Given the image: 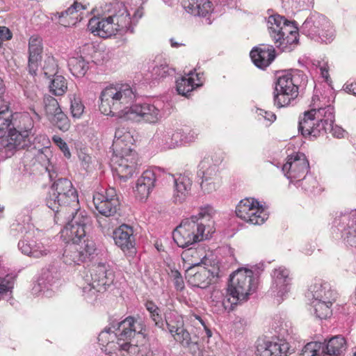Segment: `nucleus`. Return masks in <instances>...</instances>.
<instances>
[{"label":"nucleus","mask_w":356,"mask_h":356,"mask_svg":"<svg viewBox=\"0 0 356 356\" xmlns=\"http://www.w3.org/2000/svg\"><path fill=\"white\" fill-rule=\"evenodd\" d=\"M298 42V30L294 31L291 35H287L284 38L278 37L275 40V44L277 47L282 49V51H290L292 50V46L297 44Z\"/></svg>","instance_id":"obj_42"},{"label":"nucleus","mask_w":356,"mask_h":356,"mask_svg":"<svg viewBox=\"0 0 356 356\" xmlns=\"http://www.w3.org/2000/svg\"><path fill=\"white\" fill-rule=\"evenodd\" d=\"M68 67L72 74L76 77L83 76L89 68L88 63L79 56L69 58Z\"/></svg>","instance_id":"obj_35"},{"label":"nucleus","mask_w":356,"mask_h":356,"mask_svg":"<svg viewBox=\"0 0 356 356\" xmlns=\"http://www.w3.org/2000/svg\"><path fill=\"white\" fill-rule=\"evenodd\" d=\"M188 77H181L176 81V90L179 95L184 97H188L189 92L193 90L194 88L199 87L200 83H195L193 72L191 71L188 73Z\"/></svg>","instance_id":"obj_34"},{"label":"nucleus","mask_w":356,"mask_h":356,"mask_svg":"<svg viewBox=\"0 0 356 356\" xmlns=\"http://www.w3.org/2000/svg\"><path fill=\"white\" fill-rule=\"evenodd\" d=\"M311 305L314 308V314L317 318L325 319L330 317L332 314V306L335 301L329 302L325 300H311Z\"/></svg>","instance_id":"obj_36"},{"label":"nucleus","mask_w":356,"mask_h":356,"mask_svg":"<svg viewBox=\"0 0 356 356\" xmlns=\"http://www.w3.org/2000/svg\"><path fill=\"white\" fill-rule=\"evenodd\" d=\"M175 181L174 200L175 202L181 203L190 194L192 180L186 175H180Z\"/></svg>","instance_id":"obj_31"},{"label":"nucleus","mask_w":356,"mask_h":356,"mask_svg":"<svg viewBox=\"0 0 356 356\" xmlns=\"http://www.w3.org/2000/svg\"><path fill=\"white\" fill-rule=\"evenodd\" d=\"M309 168V161L305 155L302 153H298L289 156L282 170L288 179H292L300 178L308 172Z\"/></svg>","instance_id":"obj_19"},{"label":"nucleus","mask_w":356,"mask_h":356,"mask_svg":"<svg viewBox=\"0 0 356 356\" xmlns=\"http://www.w3.org/2000/svg\"><path fill=\"white\" fill-rule=\"evenodd\" d=\"M291 354L288 342L276 339L274 340L259 339L257 344L258 356H288Z\"/></svg>","instance_id":"obj_18"},{"label":"nucleus","mask_w":356,"mask_h":356,"mask_svg":"<svg viewBox=\"0 0 356 356\" xmlns=\"http://www.w3.org/2000/svg\"><path fill=\"white\" fill-rule=\"evenodd\" d=\"M52 140L59 147L66 158H70L71 153L68 145L60 136L56 135L52 137Z\"/></svg>","instance_id":"obj_53"},{"label":"nucleus","mask_w":356,"mask_h":356,"mask_svg":"<svg viewBox=\"0 0 356 356\" xmlns=\"http://www.w3.org/2000/svg\"><path fill=\"white\" fill-rule=\"evenodd\" d=\"M8 134L0 137V156L10 158L19 149L28 147L33 138L34 122L29 115H13L7 104L0 99V132L10 126Z\"/></svg>","instance_id":"obj_2"},{"label":"nucleus","mask_w":356,"mask_h":356,"mask_svg":"<svg viewBox=\"0 0 356 356\" xmlns=\"http://www.w3.org/2000/svg\"><path fill=\"white\" fill-rule=\"evenodd\" d=\"M90 222L67 223L62 236L67 241L63 253V262L67 265H80L93 257L96 252L95 242L87 235Z\"/></svg>","instance_id":"obj_4"},{"label":"nucleus","mask_w":356,"mask_h":356,"mask_svg":"<svg viewBox=\"0 0 356 356\" xmlns=\"http://www.w3.org/2000/svg\"><path fill=\"white\" fill-rule=\"evenodd\" d=\"M32 76V80H30V81H24L22 82V83L21 84L22 88H23V90H24V94L25 96L27 97V98L31 99V100H34L35 98L36 97V91H37V89H38V87L35 85L34 83V76Z\"/></svg>","instance_id":"obj_49"},{"label":"nucleus","mask_w":356,"mask_h":356,"mask_svg":"<svg viewBox=\"0 0 356 356\" xmlns=\"http://www.w3.org/2000/svg\"><path fill=\"white\" fill-rule=\"evenodd\" d=\"M46 204L55 212L54 221L57 224L76 225L90 222L86 211L80 209L77 191L67 178L54 181L46 198Z\"/></svg>","instance_id":"obj_1"},{"label":"nucleus","mask_w":356,"mask_h":356,"mask_svg":"<svg viewBox=\"0 0 356 356\" xmlns=\"http://www.w3.org/2000/svg\"><path fill=\"white\" fill-rule=\"evenodd\" d=\"M156 173L153 170L144 171L137 180L136 185V193L141 200L146 199L155 186L156 181Z\"/></svg>","instance_id":"obj_26"},{"label":"nucleus","mask_w":356,"mask_h":356,"mask_svg":"<svg viewBox=\"0 0 356 356\" xmlns=\"http://www.w3.org/2000/svg\"><path fill=\"white\" fill-rule=\"evenodd\" d=\"M54 16L56 18L58 17L59 19V23L65 26H67L70 25V22L67 21V17H70L69 15H67V13H63V11L62 12H57L56 13L53 14Z\"/></svg>","instance_id":"obj_61"},{"label":"nucleus","mask_w":356,"mask_h":356,"mask_svg":"<svg viewBox=\"0 0 356 356\" xmlns=\"http://www.w3.org/2000/svg\"><path fill=\"white\" fill-rule=\"evenodd\" d=\"M70 110L73 118H80L84 111V106L81 99L75 95L70 97Z\"/></svg>","instance_id":"obj_48"},{"label":"nucleus","mask_w":356,"mask_h":356,"mask_svg":"<svg viewBox=\"0 0 356 356\" xmlns=\"http://www.w3.org/2000/svg\"><path fill=\"white\" fill-rule=\"evenodd\" d=\"M35 245V241L26 235L23 239L20 240L18 243L19 250L24 254L34 258L41 257V252L43 250H33L31 246Z\"/></svg>","instance_id":"obj_38"},{"label":"nucleus","mask_w":356,"mask_h":356,"mask_svg":"<svg viewBox=\"0 0 356 356\" xmlns=\"http://www.w3.org/2000/svg\"><path fill=\"white\" fill-rule=\"evenodd\" d=\"M173 337L176 341L179 342L183 346L190 344L191 340L190 333L184 327L177 334H175Z\"/></svg>","instance_id":"obj_52"},{"label":"nucleus","mask_w":356,"mask_h":356,"mask_svg":"<svg viewBox=\"0 0 356 356\" xmlns=\"http://www.w3.org/2000/svg\"><path fill=\"white\" fill-rule=\"evenodd\" d=\"M115 151L116 153L111 159L112 169L120 180L127 181L136 172L138 154L136 151L127 146Z\"/></svg>","instance_id":"obj_11"},{"label":"nucleus","mask_w":356,"mask_h":356,"mask_svg":"<svg viewBox=\"0 0 356 356\" xmlns=\"http://www.w3.org/2000/svg\"><path fill=\"white\" fill-rule=\"evenodd\" d=\"M172 316L175 318V325H172V320L169 316L165 317V327L166 326L169 332L174 337L175 334L179 332L184 327V322L181 317L177 314H172Z\"/></svg>","instance_id":"obj_46"},{"label":"nucleus","mask_w":356,"mask_h":356,"mask_svg":"<svg viewBox=\"0 0 356 356\" xmlns=\"http://www.w3.org/2000/svg\"><path fill=\"white\" fill-rule=\"evenodd\" d=\"M197 177L202 179L201 188L206 193H211L216 190L215 181L220 179L219 167L215 164H210L207 161H202L199 165Z\"/></svg>","instance_id":"obj_20"},{"label":"nucleus","mask_w":356,"mask_h":356,"mask_svg":"<svg viewBox=\"0 0 356 356\" xmlns=\"http://www.w3.org/2000/svg\"><path fill=\"white\" fill-rule=\"evenodd\" d=\"M93 203L97 211L105 217L97 218L99 226L105 229L106 218L115 217L120 209V202L115 189L109 188L102 193H96L93 195Z\"/></svg>","instance_id":"obj_12"},{"label":"nucleus","mask_w":356,"mask_h":356,"mask_svg":"<svg viewBox=\"0 0 356 356\" xmlns=\"http://www.w3.org/2000/svg\"><path fill=\"white\" fill-rule=\"evenodd\" d=\"M324 353V346L318 341L307 343L302 348L300 356H320Z\"/></svg>","instance_id":"obj_44"},{"label":"nucleus","mask_w":356,"mask_h":356,"mask_svg":"<svg viewBox=\"0 0 356 356\" xmlns=\"http://www.w3.org/2000/svg\"><path fill=\"white\" fill-rule=\"evenodd\" d=\"M87 6L80 3L75 1L70 7L63 11V13H67V15H72L75 12H78L80 10H86Z\"/></svg>","instance_id":"obj_58"},{"label":"nucleus","mask_w":356,"mask_h":356,"mask_svg":"<svg viewBox=\"0 0 356 356\" xmlns=\"http://www.w3.org/2000/svg\"><path fill=\"white\" fill-rule=\"evenodd\" d=\"M299 76V72H295L278 77L274 92V102L277 107L286 106L298 97Z\"/></svg>","instance_id":"obj_13"},{"label":"nucleus","mask_w":356,"mask_h":356,"mask_svg":"<svg viewBox=\"0 0 356 356\" xmlns=\"http://www.w3.org/2000/svg\"><path fill=\"white\" fill-rule=\"evenodd\" d=\"M195 245H191L186 248L181 253L183 260L188 263L189 266H197L202 265V261L204 259H211L213 254L207 256L204 254V251L202 248H195Z\"/></svg>","instance_id":"obj_32"},{"label":"nucleus","mask_w":356,"mask_h":356,"mask_svg":"<svg viewBox=\"0 0 356 356\" xmlns=\"http://www.w3.org/2000/svg\"><path fill=\"white\" fill-rule=\"evenodd\" d=\"M343 236L347 243L356 248V215L348 219L347 227L343 229Z\"/></svg>","instance_id":"obj_41"},{"label":"nucleus","mask_w":356,"mask_h":356,"mask_svg":"<svg viewBox=\"0 0 356 356\" xmlns=\"http://www.w3.org/2000/svg\"><path fill=\"white\" fill-rule=\"evenodd\" d=\"M211 207L202 209L196 216L184 219L172 232V238L181 248L196 245L197 243L209 239L215 232L213 221L209 211Z\"/></svg>","instance_id":"obj_6"},{"label":"nucleus","mask_w":356,"mask_h":356,"mask_svg":"<svg viewBox=\"0 0 356 356\" xmlns=\"http://www.w3.org/2000/svg\"><path fill=\"white\" fill-rule=\"evenodd\" d=\"M300 31L311 38L318 36L325 43H330L334 38L332 23L327 17L319 14L307 17L302 24Z\"/></svg>","instance_id":"obj_14"},{"label":"nucleus","mask_w":356,"mask_h":356,"mask_svg":"<svg viewBox=\"0 0 356 356\" xmlns=\"http://www.w3.org/2000/svg\"><path fill=\"white\" fill-rule=\"evenodd\" d=\"M236 216L252 225H261L267 219L262 206L253 198H246L240 201L236 209Z\"/></svg>","instance_id":"obj_15"},{"label":"nucleus","mask_w":356,"mask_h":356,"mask_svg":"<svg viewBox=\"0 0 356 356\" xmlns=\"http://www.w3.org/2000/svg\"><path fill=\"white\" fill-rule=\"evenodd\" d=\"M15 277L12 275H7L0 277V293L10 291L14 286Z\"/></svg>","instance_id":"obj_51"},{"label":"nucleus","mask_w":356,"mask_h":356,"mask_svg":"<svg viewBox=\"0 0 356 356\" xmlns=\"http://www.w3.org/2000/svg\"><path fill=\"white\" fill-rule=\"evenodd\" d=\"M67 89V84L65 77L61 75H54L49 84L50 92L56 96H60L63 95Z\"/></svg>","instance_id":"obj_43"},{"label":"nucleus","mask_w":356,"mask_h":356,"mask_svg":"<svg viewBox=\"0 0 356 356\" xmlns=\"http://www.w3.org/2000/svg\"><path fill=\"white\" fill-rule=\"evenodd\" d=\"M309 300L336 301L337 291L332 288L328 282H318L311 285L306 294Z\"/></svg>","instance_id":"obj_23"},{"label":"nucleus","mask_w":356,"mask_h":356,"mask_svg":"<svg viewBox=\"0 0 356 356\" xmlns=\"http://www.w3.org/2000/svg\"><path fill=\"white\" fill-rule=\"evenodd\" d=\"M174 283L177 290H181L184 288V282L180 273L177 270L173 272Z\"/></svg>","instance_id":"obj_60"},{"label":"nucleus","mask_w":356,"mask_h":356,"mask_svg":"<svg viewBox=\"0 0 356 356\" xmlns=\"http://www.w3.org/2000/svg\"><path fill=\"white\" fill-rule=\"evenodd\" d=\"M146 356H166V353L161 350H154L148 352Z\"/></svg>","instance_id":"obj_63"},{"label":"nucleus","mask_w":356,"mask_h":356,"mask_svg":"<svg viewBox=\"0 0 356 356\" xmlns=\"http://www.w3.org/2000/svg\"><path fill=\"white\" fill-rule=\"evenodd\" d=\"M202 265L188 266L186 270V278L190 285L204 289L209 284L217 283L222 277V263L215 256L204 259Z\"/></svg>","instance_id":"obj_9"},{"label":"nucleus","mask_w":356,"mask_h":356,"mask_svg":"<svg viewBox=\"0 0 356 356\" xmlns=\"http://www.w3.org/2000/svg\"><path fill=\"white\" fill-rule=\"evenodd\" d=\"M130 137V134L125 131L124 128H118L115 130L113 147L114 149H118L122 143Z\"/></svg>","instance_id":"obj_50"},{"label":"nucleus","mask_w":356,"mask_h":356,"mask_svg":"<svg viewBox=\"0 0 356 356\" xmlns=\"http://www.w3.org/2000/svg\"><path fill=\"white\" fill-rule=\"evenodd\" d=\"M145 307L149 313L150 318L154 322L155 326L165 330V323L163 321L161 309L151 300H147Z\"/></svg>","instance_id":"obj_40"},{"label":"nucleus","mask_w":356,"mask_h":356,"mask_svg":"<svg viewBox=\"0 0 356 356\" xmlns=\"http://www.w3.org/2000/svg\"><path fill=\"white\" fill-rule=\"evenodd\" d=\"M250 55L254 64L261 69L268 67L275 58L273 47L266 44L254 47Z\"/></svg>","instance_id":"obj_25"},{"label":"nucleus","mask_w":356,"mask_h":356,"mask_svg":"<svg viewBox=\"0 0 356 356\" xmlns=\"http://www.w3.org/2000/svg\"><path fill=\"white\" fill-rule=\"evenodd\" d=\"M325 108H314L305 111L304 118L299 122L298 129L304 136L318 137L322 131L321 119L324 115H320L318 111Z\"/></svg>","instance_id":"obj_17"},{"label":"nucleus","mask_w":356,"mask_h":356,"mask_svg":"<svg viewBox=\"0 0 356 356\" xmlns=\"http://www.w3.org/2000/svg\"><path fill=\"white\" fill-rule=\"evenodd\" d=\"M49 121L62 131H67L70 127V122L67 115L60 109L51 117H49Z\"/></svg>","instance_id":"obj_39"},{"label":"nucleus","mask_w":356,"mask_h":356,"mask_svg":"<svg viewBox=\"0 0 356 356\" xmlns=\"http://www.w3.org/2000/svg\"><path fill=\"white\" fill-rule=\"evenodd\" d=\"M184 347L188 348L191 353L193 355H195L197 352L199 350L198 343L197 342H193L191 341L190 344L187 346H184Z\"/></svg>","instance_id":"obj_62"},{"label":"nucleus","mask_w":356,"mask_h":356,"mask_svg":"<svg viewBox=\"0 0 356 356\" xmlns=\"http://www.w3.org/2000/svg\"><path fill=\"white\" fill-rule=\"evenodd\" d=\"M31 249H33V250H35V251L44 250V252L42 251L41 252V257L46 256L54 250V248L53 247L45 245L44 243L41 242L37 243L35 241V245L31 246Z\"/></svg>","instance_id":"obj_55"},{"label":"nucleus","mask_w":356,"mask_h":356,"mask_svg":"<svg viewBox=\"0 0 356 356\" xmlns=\"http://www.w3.org/2000/svg\"><path fill=\"white\" fill-rule=\"evenodd\" d=\"M346 90L356 95V82L348 84L346 86Z\"/></svg>","instance_id":"obj_64"},{"label":"nucleus","mask_w":356,"mask_h":356,"mask_svg":"<svg viewBox=\"0 0 356 356\" xmlns=\"http://www.w3.org/2000/svg\"><path fill=\"white\" fill-rule=\"evenodd\" d=\"M131 20L124 4L122 2L106 3L102 6L101 17H92L88 24V30L103 38L118 32H134Z\"/></svg>","instance_id":"obj_5"},{"label":"nucleus","mask_w":356,"mask_h":356,"mask_svg":"<svg viewBox=\"0 0 356 356\" xmlns=\"http://www.w3.org/2000/svg\"><path fill=\"white\" fill-rule=\"evenodd\" d=\"M115 243L124 252L133 248L135 245L133 228L126 224L121 225L113 232Z\"/></svg>","instance_id":"obj_27"},{"label":"nucleus","mask_w":356,"mask_h":356,"mask_svg":"<svg viewBox=\"0 0 356 356\" xmlns=\"http://www.w3.org/2000/svg\"><path fill=\"white\" fill-rule=\"evenodd\" d=\"M44 109L47 118L51 117L56 112L61 109L56 99L50 95H44L43 99Z\"/></svg>","instance_id":"obj_45"},{"label":"nucleus","mask_w":356,"mask_h":356,"mask_svg":"<svg viewBox=\"0 0 356 356\" xmlns=\"http://www.w3.org/2000/svg\"><path fill=\"white\" fill-rule=\"evenodd\" d=\"M43 47L42 39L38 35H32L29 40L28 70L31 76H35L42 60Z\"/></svg>","instance_id":"obj_22"},{"label":"nucleus","mask_w":356,"mask_h":356,"mask_svg":"<svg viewBox=\"0 0 356 356\" xmlns=\"http://www.w3.org/2000/svg\"><path fill=\"white\" fill-rule=\"evenodd\" d=\"M79 282L83 296L88 302L96 300L97 293L105 291L114 280V273L106 263L99 262L93 266L90 273L84 272Z\"/></svg>","instance_id":"obj_8"},{"label":"nucleus","mask_w":356,"mask_h":356,"mask_svg":"<svg viewBox=\"0 0 356 356\" xmlns=\"http://www.w3.org/2000/svg\"><path fill=\"white\" fill-rule=\"evenodd\" d=\"M184 9L191 15L206 18V23L211 24L210 16L213 13V4L209 0H182Z\"/></svg>","instance_id":"obj_21"},{"label":"nucleus","mask_w":356,"mask_h":356,"mask_svg":"<svg viewBox=\"0 0 356 356\" xmlns=\"http://www.w3.org/2000/svg\"><path fill=\"white\" fill-rule=\"evenodd\" d=\"M297 30H298V27L294 25V22H291L285 19L284 22L283 23L282 31L280 33V35L278 37L284 38L287 35H291V33H293Z\"/></svg>","instance_id":"obj_54"},{"label":"nucleus","mask_w":356,"mask_h":356,"mask_svg":"<svg viewBox=\"0 0 356 356\" xmlns=\"http://www.w3.org/2000/svg\"><path fill=\"white\" fill-rule=\"evenodd\" d=\"M59 279V273L57 268L54 266H49L44 268L37 283L33 287V293L35 294L51 289V287L56 283Z\"/></svg>","instance_id":"obj_24"},{"label":"nucleus","mask_w":356,"mask_h":356,"mask_svg":"<svg viewBox=\"0 0 356 356\" xmlns=\"http://www.w3.org/2000/svg\"><path fill=\"white\" fill-rule=\"evenodd\" d=\"M253 272L248 269H238L230 275L227 293L230 296L227 301L232 305L248 300L250 294L254 290Z\"/></svg>","instance_id":"obj_10"},{"label":"nucleus","mask_w":356,"mask_h":356,"mask_svg":"<svg viewBox=\"0 0 356 356\" xmlns=\"http://www.w3.org/2000/svg\"><path fill=\"white\" fill-rule=\"evenodd\" d=\"M13 37V33L6 26H0V47H2L3 42L10 40Z\"/></svg>","instance_id":"obj_57"},{"label":"nucleus","mask_w":356,"mask_h":356,"mask_svg":"<svg viewBox=\"0 0 356 356\" xmlns=\"http://www.w3.org/2000/svg\"><path fill=\"white\" fill-rule=\"evenodd\" d=\"M179 137L177 131L159 128L154 136V140L163 149H173L179 145Z\"/></svg>","instance_id":"obj_30"},{"label":"nucleus","mask_w":356,"mask_h":356,"mask_svg":"<svg viewBox=\"0 0 356 356\" xmlns=\"http://www.w3.org/2000/svg\"><path fill=\"white\" fill-rule=\"evenodd\" d=\"M212 302H216V305L222 306V292L220 289H214L211 294Z\"/></svg>","instance_id":"obj_59"},{"label":"nucleus","mask_w":356,"mask_h":356,"mask_svg":"<svg viewBox=\"0 0 356 356\" xmlns=\"http://www.w3.org/2000/svg\"><path fill=\"white\" fill-rule=\"evenodd\" d=\"M286 19L279 15H270L268 19V29L271 38L275 43V40L280 35L283 29V23Z\"/></svg>","instance_id":"obj_37"},{"label":"nucleus","mask_w":356,"mask_h":356,"mask_svg":"<svg viewBox=\"0 0 356 356\" xmlns=\"http://www.w3.org/2000/svg\"><path fill=\"white\" fill-rule=\"evenodd\" d=\"M124 120L144 122L149 124L157 123L162 118V111L154 104L144 103L131 105L127 110Z\"/></svg>","instance_id":"obj_16"},{"label":"nucleus","mask_w":356,"mask_h":356,"mask_svg":"<svg viewBox=\"0 0 356 356\" xmlns=\"http://www.w3.org/2000/svg\"><path fill=\"white\" fill-rule=\"evenodd\" d=\"M136 99L134 89L127 83L111 84L100 93L99 111L106 115L125 119Z\"/></svg>","instance_id":"obj_7"},{"label":"nucleus","mask_w":356,"mask_h":356,"mask_svg":"<svg viewBox=\"0 0 356 356\" xmlns=\"http://www.w3.org/2000/svg\"><path fill=\"white\" fill-rule=\"evenodd\" d=\"M346 349V342L344 337L335 336L331 338L324 346V353L330 356H343Z\"/></svg>","instance_id":"obj_33"},{"label":"nucleus","mask_w":356,"mask_h":356,"mask_svg":"<svg viewBox=\"0 0 356 356\" xmlns=\"http://www.w3.org/2000/svg\"><path fill=\"white\" fill-rule=\"evenodd\" d=\"M111 327H105L98 337L101 350L108 356H131L136 346L127 341L136 334H143V324L132 316L124 320L114 323Z\"/></svg>","instance_id":"obj_3"},{"label":"nucleus","mask_w":356,"mask_h":356,"mask_svg":"<svg viewBox=\"0 0 356 356\" xmlns=\"http://www.w3.org/2000/svg\"><path fill=\"white\" fill-rule=\"evenodd\" d=\"M273 291H277V296L283 297L289 291L291 283L289 271L283 266L275 268L272 274Z\"/></svg>","instance_id":"obj_28"},{"label":"nucleus","mask_w":356,"mask_h":356,"mask_svg":"<svg viewBox=\"0 0 356 356\" xmlns=\"http://www.w3.org/2000/svg\"><path fill=\"white\" fill-rule=\"evenodd\" d=\"M320 115H324V118L321 119L322 131L325 133L330 132L334 137L341 138L344 136L345 131L337 125H333L334 122V108L329 105L325 109L318 111Z\"/></svg>","instance_id":"obj_29"},{"label":"nucleus","mask_w":356,"mask_h":356,"mask_svg":"<svg viewBox=\"0 0 356 356\" xmlns=\"http://www.w3.org/2000/svg\"><path fill=\"white\" fill-rule=\"evenodd\" d=\"M256 113L259 117V120L264 118V120L268 121L270 123L274 122L276 119V115L272 112L266 111L263 109L257 108Z\"/></svg>","instance_id":"obj_56"},{"label":"nucleus","mask_w":356,"mask_h":356,"mask_svg":"<svg viewBox=\"0 0 356 356\" xmlns=\"http://www.w3.org/2000/svg\"><path fill=\"white\" fill-rule=\"evenodd\" d=\"M177 134L180 136L179 137V144L181 142L184 143H192L194 142L198 135L199 133L195 129H191L189 127H184L180 129L177 130Z\"/></svg>","instance_id":"obj_47"}]
</instances>
